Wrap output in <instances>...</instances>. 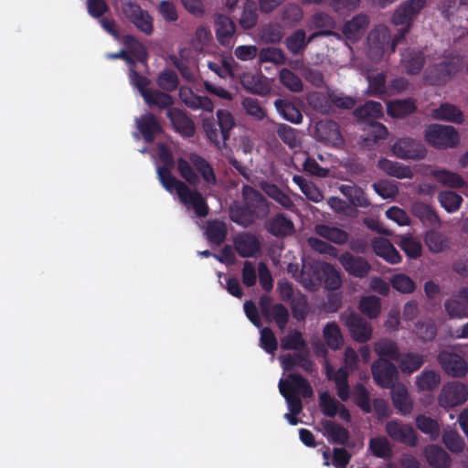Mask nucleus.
<instances>
[{
  "label": "nucleus",
  "instance_id": "39448f33",
  "mask_svg": "<svg viewBox=\"0 0 468 468\" xmlns=\"http://www.w3.org/2000/svg\"><path fill=\"white\" fill-rule=\"evenodd\" d=\"M427 143L439 149L455 147L460 141L457 130L450 125L431 124L425 130Z\"/></svg>",
  "mask_w": 468,
  "mask_h": 468
},
{
  "label": "nucleus",
  "instance_id": "72a5a7b5",
  "mask_svg": "<svg viewBox=\"0 0 468 468\" xmlns=\"http://www.w3.org/2000/svg\"><path fill=\"white\" fill-rule=\"evenodd\" d=\"M354 116L361 122L375 121L383 116V107L380 102L368 101L354 110Z\"/></svg>",
  "mask_w": 468,
  "mask_h": 468
},
{
  "label": "nucleus",
  "instance_id": "f704fd0d",
  "mask_svg": "<svg viewBox=\"0 0 468 468\" xmlns=\"http://www.w3.org/2000/svg\"><path fill=\"white\" fill-rule=\"evenodd\" d=\"M431 116L436 120H442L455 123L463 122V114L462 111L453 104L445 102L437 109L432 110Z\"/></svg>",
  "mask_w": 468,
  "mask_h": 468
},
{
  "label": "nucleus",
  "instance_id": "3c124183",
  "mask_svg": "<svg viewBox=\"0 0 468 468\" xmlns=\"http://www.w3.org/2000/svg\"><path fill=\"white\" fill-rule=\"evenodd\" d=\"M320 265H303L300 273V282L304 288L314 291L320 284Z\"/></svg>",
  "mask_w": 468,
  "mask_h": 468
},
{
  "label": "nucleus",
  "instance_id": "423d86ee",
  "mask_svg": "<svg viewBox=\"0 0 468 468\" xmlns=\"http://www.w3.org/2000/svg\"><path fill=\"white\" fill-rule=\"evenodd\" d=\"M259 306L262 316L267 322H274L281 331L286 328L290 314L285 305L280 303L272 304L271 297L263 294L260 297Z\"/></svg>",
  "mask_w": 468,
  "mask_h": 468
},
{
  "label": "nucleus",
  "instance_id": "6e6d98bb",
  "mask_svg": "<svg viewBox=\"0 0 468 468\" xmlns=\"http://www.w3.org/2000/svg\"><path fill=\"white\" fill-rule=\"evenodd\" d=\"M416 110L413 100H397L388 103V113L393 117H405Z\"/></svg>",
  "mask_w": 468,
  "mask_h": 468
},
{
  "label": "nucleus",
  "instance_id": "774afa93",
  "mask_svg": "<svg viewBox=\"0 0 468 468\" xmlns=\"http://www.w3.org/2000/svg\"><path fill=\"white\" fill-rule=\"evenodd\" d=\"M156 83L161 90L171 92L177 89L179 78L174 70L165 69L159 73Z\"/></svg>",
  "mask_w": 468,
  "mask_h": 468
},
{
  "label": "nucleus",
  "instance_id": "b1692460",
  "mask_svg": "<svg viewBox=\"0 0 468 468\" xmlns=\"http://www.w3.org/2000/svg\"><path fill=\"white\" fill-rule=\"evenodd\" d=\"M234 247L242 258L255 256L261 250L259 239L251 233H244L234 239Z\"/></svg>",
  "mask_w": 468,
  "mask_h": 468
},
{
  "label": "nucleus",
  "instance_id": "ddd939ff",
  "mask_svg": "<svg viewBox=\"0 0 468 468\" xmlns=\"http://www.w3.org/2000/svg\"><path fill=\"white\" fill-rule=\"evenodd\" d=\"M244 204L248 206L259 219H263L270 212V204L262 193L245 185L242 187Z\"/></svg>",
  "mask_w": 468,
  "mask_h": 468
},
{
  "label": "nucleus",
  "instance_id": "79ce46f5",
  "mask_svg": "<svg viewBox=\"0 0 468 468\" xmlns=\"http://www.w3.org/2000/svg\"><path fill=\"white\" fill-rule=\"evenodd\" d=\"M339 190L355 207H365L369 204L364 190L356 185H342Z\"/></svg>",
  "mask_w": 468,
  "mask_h": 468
},
{
  "label": "nucleus",
  "instance_id": "69168bd1",
  "mask_svg": "<svg viewBox=\"0 0 468 468\" xmlns=\"http://www.w3.org/2000/svg\"><path fill=\"white\" fill-rule=\"evenodd\" d=\"M353 399L355 404L365 413L372 412L370 395L363 384L358 383L355 386Z\"/></svg>",
  "mask_w": 468,
  "mask_h": 468
},
{
  "label": "nucleus",
  "instance_id": "4c0bfd02",
  "mask_svg": "<svg viewBox=\"0 0 468 468\" xmlns=\"http://www.w3.org/2000/svg\"><path fill=\"white\" fill-rule=\"evenodd\" d=\"M374 350L379 356V359L398 360L400 351L397 343L388 338H381L374 345Z\"/></svg>",
  "mask_w": 468,
  "mask_h": 468
},
{
  "label": "nucleus",
  "instance_id": "f3484780",
  "mask_svg": "<svg viewBox=\"0 0 468 468\" xmlns=\"http://www.w3.org/2000/svg\"><path fill=\"white\" fill-rule=\"evenodd\" d=\"M444 308L452 318L468 317V286L461 288L453 298L446 300Z\"/></svg>",
  "mask_w": 468,
  "mask_h": 468
},
{
  "label": "nucleus",
  "instance_id": "ea45409f",
  "mask_svg": "<svg viewBox=\"0 0 468 468\" xmlns=\"http://www.w3.org/2000/svg\"><path fill=\"white\" fill-rule=\"evenodd\" d=\"M391 399L394 407L401 415H409L413 410V402L410 399L405 387H399L392 391Z\"/></svg>",
  "mask_w": 468,
  "mask_h": 468
},
{
  "label": "nucleus",
  "instance_id": "9b49d317",
  "mask_svg": "<svg viewBox=\"0 0 468 468\" xmlns=\"http://www.w3.org/2000/svg\"><path fill=\"white\" fill-rule=\"evenodd\" d=\"M391 149L394 155L403 160H420L426 155L423 144L410 137L398 139Z\"/></svg>",
  "mask_w": 468,
  "mask_h": 468
},
{
  "label": "nucleus",
  "instance_id": "2f4dec72",
  "mask_svg": "<svg viewBox=\"0 0 468 468\" xmlns=\"http://www.w3.org/2000/svg\"><path fill=\"white\" fill-rule=\"evenodd\" d=\"M207 241L216 246H220L228 234L227 224L218 219L208 220L205 230Z\"/></svg>",
  "mask_w": 468,
  "mask_h": 468
},
{
  "label": "nucleus",
  "instance_id": "9d476101",
  "mask_svg": "<svg viewBox=\"0 0 468 468\" xmlns=\"http://www.w3.org/2000/svg\"><path fill=\"white\" fill-rule=\"evenodd\" d=\"M372 376L377 385L391 388L399 379V369L387 359H378L371 366Z\"/></svg>",
  "mask_w": 468,
  "mask_h": 468
},
{
  "label": "nucleus",
  "instance_id": "49530a36",
  "mask_svg": "<svg viewBox=\"0 0 468 468\" xmlns=\"http://www.w3.org/2000/svg\"><path fill=\"white\" fill-rule=\"evenodd\" d=\"M416 427L424 434L428 435L431 441L439 438L441 428L438 421L424 414H420L415 419Z\"/></svg>",
  "mask_w": 468,
  "mask_h": 468
},
{
  "label": "nucleus",
  "instance_id": "4468645a",
  "mask_svg": "<svg viewBox=\"0 0 468 468\" xmlns=\"http://www.w3.org/2000/svg\"><path fill=\"white\" fill-rule=\"evenodd\" d=\"M468 391L461 383H450L445 385L439 395V405L444 409H452L467 400Z\"/></svg>",
  "mask_w": 468,
  "mask_h": 468
},
{
  "label": "nucleus",
  "instance_id": "393cba45",
  "mask_svg": "<svg viewBox=\"0 0 468 468\" xmlns=\"http://www.w3.org/2000/svg\"><path fill=\"white\" fill-rule=\"evenodd\" d=\"M372 248L376 255L384 259L388 263L397 264L401 261L399 252L386 238H375L372 240Z\"/></svg>",
  "mask_w": 468,
  "mask_h": 468
},
{
  "label": "nucleus",
  "instance_id": "5fc2aeb1",
  "mask_svg": "<svg viewBox=\"0 0 468 468\" xmlns=\"http://www.w3.org/2000/svg\"><path fill=\"white\" fill-rule=\"evenodd\" d=\"M323 333L324 341L331 349L337 350L342 347L344 338L339 326L335 322L326 324Z\"/></svg>",
  "mask_w": 468,
  "mask_h": 468
},
{
  "label": "nucleus",
  "instance_id": "f03ea898",
  "mask_svg": "<svg viewBox=\"0 0 468 468\" xmlns=\"http://www.w3.org/2000/svg\"><path fill=\"white\" fill-rule=\"evenodd\" d=\"M233 115L227 110H218L217 119L204 118L203 130L207 139L218 148H221L229 139L230 131L235 127Z\"/></svg>",
  "mask_w": 468,
  "mask_h": 468
},
{
  "label": "nucleus",
  "instance_id": "4be33fe9",
  "mask_svg": "<svg viewBox=\"0 0 468 468\" xmlns=\"http://www.w3.org/2000/svg\"><path fill=\"white\" fill-rule=\"evenodd\" d=\"M179 98L182 102L192 110H203L208 112H213L214 104L207 96H199L186 87H181L179 90Z\"/></svg>",
  "mask_w": 468,
  "mask_h": 468
},
{
  "label": "nucleus",
  "instance_id": "8fccbe9b",
  "mask_svg": "<svg viewBox=\"0 0 468 468\" xmlns=\"http://www.w3.org/2000/svg\"><path fill=\"white\" fill-rule=\"evenodd\" d=\"M190 160L206 183L213 186L217 184L214 169L205 158L197 154H193Z\"/></svg>",
  "mask_w": 468,
  "mask_h": 468
},
{
  "label": "nucleus",
  "instance_id": "c03bdc74",
  "mask_svg": "<svg viewBox=\"0 0 468 468\" xmlns=\"http://www.w3.org/2000/svg\"><path fill=\"white\" fill-rule=\"evenodd\" d=\"M230 218L233 222L244 228L250 227L256 219H259L244 203L230 209Z\"/></svg>",
  "mask_w": 468,
  "mask_h": 468
},
{
  "label": "nucleus",
  "instance_id": "f257e3e1",
  "mask_svg": "<svg viewBox=\"0 0 468 468\" xmlns=\"http://www.w3.org/2000/svg\"><path fill=\"white\" fill-rule=\"evenodd\" d=\"M279 390L286 399L289 410L294 414H300L303 410L300 393L303 398H311L314 390L308 380L298 373H290L286 380L281 379Z\"/></svg>",
  "mask_w": 468,
  "mask_h": 468
},
{
  "label": "nucleus",
  "instance_id": "2eb2a0df",
  "mask_svg": "<svg viewBox=\"0 0 468 468\" xmlns=\"http://www.w3.org/2000/svg\"><path fill=\"white\" fill-rule=\"evenodd\" d=\"M338 261L349 275L359 279L367 277L372 269L370 263L365 258L353 255L347 251L342 253Z\"/></svg>",
  "mask_w": 468,
  "mask_h": 468
},
{
  "label": "nucleus",
  "instance_id": "e2e57ef3",
  "mask_svg": "<svg viewBox=\"0 0 468 468\" xmlns=\"http://www.w3.org/2000/svg\"><path fill=\"white\" fill-rule=\"evenodd\" d=\"M441 206L449 213L455 212L459 209L463 197L453 191H441L438 196Z\"/></svg>",
  "mask_w": 468,
  "mask_h": 468
},
{
  "label": "nucleus",
  "instance_id": "c9c22d12",
  "mask_svg": "<svg viewBox=\"0 0 468 468\" xmlns=\"http://www.w3.org/2000/svg\"><path fill=\"white\" fill-rule=\"evenodd\" d=\"M320 283L324 282L327 290L334 291L340 288L342 280L339 271L330 263L320 265Z\"/></svg>",
  "mask_w": 468,
  "mask_h": 468
},
{
  "label": "nucleus",
  "instance_id": "680f3d73",
  "mask_svg": "<svg viewBox=\"0 0 468 468\" xmlns=\"http://www.w3.org/2000/svg\"><path fill=\"white\" fill-rule=\"evenodd\" d=\"M123 43L128 48V52L140 62H146L148 53L140 41H138L133 36L126 35L123 38Z\"/></svg>",
  "mask_w": 468,
  "mask_h": 468
},
{
  "label": "nucleus",
  "instance_id": "c756f323",
  "mask_svg": "<svg viewBox=\"0 0 468 468\" xmlns=\"http://www.w3.org/2000/svg\"><path fill=\"white\" fill-rule=\"evenodd\" d=\"M424 362V356L416 352L400 353L397 360L400 371L406 375H410L418 371L423 366Z\"/></svg>",
  "mask_w": 468,
  "mask_h": 468
},
{
  "label": "nucleus",
  "instance_id": "dca6fc26",
  "mask_svg": "<svg viewBox=\"0 0 468 468\" xmlns=\"http://www.w3.org/2000/svg\"><path fill=\"white\" fill-rule=\"evenodd\" d=\"M214 27L219 44L227 48L232 47L237 29L235 22L225 15L218 14L214 18Z\"/></svg>",
  "mask_w": 468,
  "mask_h": 468
},
{
  "label": "nucleus",
  "instance_id": "a19ab883",
  "mask_svg": "<svg viewBox=\"0 0 468 468\" xmlns=\"http://www.w3.org/2000/svg\"><path fill=\"white\" fill-rule=\"evenodd\" d=\"M277 112L288 122L300 123L303 121V115L299 109L287 100L278 99L274 102Z\"/></svg>",
  "mask_w": 468,
  "mask_h": 468
},
{
  "label": "nucleus",
  "instance_id": "473e14b6",
  "mask_svg": "<svg viewBox=\"0 0 468 468\" xmlns=\"http://www.w3.org/2000/svg\"><path fill=\"white\" fill-rule=\"evenodd\" d=\"M314 231L318 236L337 245L346 244L349 239V234L346 230L324 224H317Z\"/></svg>",
  "mask_w": 468,
  "mask_h": 468
},
{
  "label": "nucleus",
  "instance_id": "0e129e2a",
  "mask_svg": "<svg viewBox=\"0 0 468 468\" xmlns=\"http://www.w3.org/2000/svg\"><path fill=\"white\" fill-rule=\"evenodd\" d=\"M442 442L453 453H460L464 449V441L456 430H446L442 434Z\"/></svg>",
  "mask_w": 468,
  "mask_h": 468
},
{
  "label": "nucleus",
  "instance_id": "bf43d9fd",
  "mask_svg": "<svg viewBox=\"0 0 468 468\" xmlns=\"http://www.w3.org/2000/svg\"><path fill=\"white\" fill-rule=\"evenodd\" d=\"M399 246L410 259H418L421 255L422 246L420 242L412 235L401 236Z\"/></svg>",
  "mask_w": 468,
  "mask_h": 468
},
{
  "label": "nucleus",
  "instance_id": "864d4df0",
  "mask_svg": "<svg viewBox=\"0 0 468 468\" xmlns=\"http://www.w3.org/2000/svg\"><path fill=\"white\" fill-rule=\"evenodd\" d=\"M358 310L369 319H375L381 311L380 299L375 295L364 296L358 303Z\"/></svg>",
  "mask_w": 468,
  "mask_h": 468
},
{
  "label": "nucleus",
  "instance_id": "37998d69",
  "mask_svg": "<svg viewBox=\"0 0 468 468\" xmlns=\"http://www.w3.org/2000/svg\"><path fill=\"white\" fill-rule=\"evenodd\" d=\"M303 16V9L296 4H288L281 11L280 20L283 27H295Z\"/></svg>",
  "mask_w": 468,
  "mask_h": 468
},
{
  "label": "nucleus",
  "instance_id": "7ed1b4c3",
  "mask_svg": "<svg viewBox=\"0 0 468 468\" xmlns=\"http://www.w3.org/2000/svg\"><path fill=\"white\" fill-rule=\"evenodd\" d=\"M463 68L462 58L449 53L441 61L430 65L424 72L425 81L432 86H441L449 82Z\"/></svg>",
  "mask_w": 468,
  "mask_h": 468
},
{
  "label": "nucleus",
  "instance_id": "338daca9",
  "mask_svg": "<svg viewBox=\"0 0 468 468\" xmlns=\"http://www.w3.org/2000/svg\"><path fill=\"white\" fill-rule=\"evenodd\" d=\"M260 63L271 62L275 65H282L286 61L284 52L274 47L263 48L259 52Z\"/></svg>",
  "mask_w": 468,
  "mask_h": 468
},
{
  "label": "nucleus",
  "instance_id": "13d9d810",
  "mask_svg": "<svg viewBox=\"0 0 468 468\" xmlns=\"http://www.w3.org/2000/svg\"><path fill=\"white\" fill-rule=\"evenodd\" d=\"M424 242L429 250L433 253H438L444 250L448 247L447 237L439 231L429 230L424 237Z\"/></svg>",
  "mask_w": 468,
  "mask_h": 468
},
{
  "label": "nucleus",
  "instance_id": "1a4fd4ad",
  "mask_svg": "<svg viewBox=\"0 0 468 468\" xmlns=\"http://www.w3.org/2000/svg\"><path fill=\"white\" fill-rule=\"evenodd\" d=\"M385 431L395 442L415 447L418 444V434L410 424L399 420H391L385 425Z\"/></svg>",
  "mask_w": 468,
  "mask_h": 468
},
{
  "label": "nucleus",
  "instance_id": "7c9ffc66",
  "mask_svg": "<svg viewBox=\"0 0 468 468\" xmlns=\"http://www.w3.org/2000/svg\"><path fill=\"white\" fill-rule=\"evenodd\" d=\"M325 435L335 444L350 446V433L347 429L332 420H324L322 422Z\"/></svg>",
  "mask_w": 468,
  "mask_h": 468
},
{
  "label": "nucleus",
  "instance_id": "4d7b16f0",
  "mask_svg": "<svg viewBox=\"0 0 468 468\" xmlns=\"http://www.w3.org/2000/svg\"><path fill=\"white\" fill-rule=\"evenodd\" d=\"M368 448L378 458L388 459L392 456L391 444L386 437H374L369 440Z\"/></svg>",
  "mask_w": 468,
  "mask_h": 468
},
{
  "label": "nucleus",
  "instance_id": "58836bf2",
  "mask_svg": "<svg viewBox=\"0 0 468 468\" xmlns=\"http://www.w3.org/2000/svg\"><path fill=\"white\" fill-rule=\"evenodd\" d=\"M144 100L149 107L156 106L159 109H171L174 99L171 95L159 90H150L144 94Z\"/></svg>",
  "mask_w": 468,
  "mask_h": 468
},
{
  "label": "nucleus",
  "instance_id": "09e8293b",
  "mask_svg": "<svg viewBox=\"0 0 468 468\" xmlns=\"http://www.w3.org/2000/svg\"><path fill=\"white\" fill-rule=\"evenodd\" d=\"M172 169H168L167 167H158L157 175L161 185L169 192H172L174 189L176 190V193L179 197L184 195V190L182 189L184 186L182 184H185L182 181L176 179L171 173Z\"/></svg>",
  "mask_w": 468,
  "mask_h": 468
},
{
  "label": "nucleus",
  "instance_id": "5701e85b",
  "mask_svg": "<svg viewBox=\"0 0 468 468\" xmlns=\"http://www.w3.org/2000/svg\"><path fill=\"white\" fill-rule=\"evenodd\" d=\"M136 123L144 140L148 144L153 143L155 137L163 132L162 126L153 113L142 115L137 119Z\"/></svg>",
  "mask_w": 468,
  "mask_h": 468
},
{
  "label": "nucleus",
  "instance_id": "aec40b11",
  "mask_svg": "<svg viewBox=\"0 0 468 468\" xmlns=\"http://www.w3.org/2000/svg\"><path fill=\"white\" fill-rule=\"evenodd\" d=\"M182 186L185 192L180 197L181 202L186 206H191L197 217H207L209 207L202 194L197 190H191L186 184H182Z\"/></svg>",
  "mask_w": 468,
  "mask_h": 468
},
{
  "label": "nucleus",
  "instance_id": "412c9836",
  "mask_svg": "<svg viewBox=\"0 0 468 468\" xmlns=\"http://www.w3.org/2000/svg\"><path fill=\"white\" fill-rule=\"evenodd\" d=\"M265 229L276 238H285L294 232V224L283 213H278L266 221Z\"/></svg>",
  "mask_w": 468,
  "mask_h": 468
},
{
  "label": "nucleus",
  "instance_id": "052dcab7",
  "mask_svg": "<svg viewBox=\"0 0 468 468\" xmlns=\"http://www.w3.org/2000/svg\"><path fill=\"white\" fill-rule=\"evenodd\" d=\"M441 383V377L433 370H423L416 378V384L420 390L431 391Z\"/></svg>",
  "mask_w": 468,
  "mask_h": 468
},
{
  "label": "nucleus",
  "instance_id": "a211bd4d",
  "mask_svg": "<svg viewBox=\"0 0 468 468\" xmlns=\"http://www.w3.org/2000/svg\"><path fill=\"white\" fill-rule=\"evenodd\" d=\"M167 118L174 129L186 137H192L196 133L193 121L181 110L171 108L167 110Z\"/></svg>",
  "mask_w": 468,
  "mask_h": 468
},
{
  "label": "nucleus",
  "instance_id": "de8ad7c7",
  "mask_svg": "<svg viewBox=\"0 0 468 468\" xmlns=\"http://www.w3.org/2000/svg\"><path fill=\"white\" fill-rule=\"evenodd\" d=\"M311 24L314 28L321 29L320 32L314 33L312 37L317 36H330L332 35V29L335 28V26L334 18L323 12L315 13L312 16Z\"/></svg>",
  "mask_w": 468,
  "mask_h": 468
},
{
  "label": "nucleus",
  "instance_id": "c85d7f7f",
  "mask_svg": "<svg viewBox=\"0 0 468 468\" xmlns=\"http://www.w3.org/2000/svg\"><path fill=\"white\" fill-rule=\"evenodd\" d=\"M424 453L429 465L432 468H450L452 465L451 456L440 446H428Z\"/></svg>",
  "mask_w": 468,
  "mask_h": 468
},
{
  "label": "nucleus",
  "instance_id": "a18cd8bd",
  "mask_svg": "<svg viewBox=\"0 0 468 468\" xmlns=\"http://www.w3.org/2000/svg\"><path fill=\"white\" fill-rule=\"evenodd\" d=\"M413 214L424 224L435 227L440 224V218L433 208L425 203H416L412 207Z\"/></svg>",
  "mask_w": 468,
  "mask_h": 468
},
{
  "label": "nucleus",
  "instance_id": "e433bc0d",
  "mask_svg": "<svg viewBox=\"0 0 468 468\" xmlns=\"http://www.w3.org/2000/svg\"><path fill=\"white\" fill-rule=\"evenodd\" d=\"M431 176L441 185L451 188H461L465 185V181L459 174L450 170L434 169Z\"/></svg>",
  "mask_w": 468,
  "mask_h": 468
},
{
  "label": "nucleus",
  "instance_id": "a878e982",
  "mask_svg": "<svg viewBox=\"0 0 468 468\" xmlns=\"http://www.w3.org/2000/svg\"><path fill=\"white\" fill-rule=\"evenodd\" d=\"M369 24V17L365 14H358L343 27V34L351 41L359 39Z\"/></svg>",
  "mask_w": 468,
  "mask_h": 468
},
{
  "label": "nucleus",
  "instance_id": "f8f14e48",
  "mask_svg": "<svg viewBox=\"0 0 468 468\" xmlns=\"http://www.w3.org/2000/svg\"><path fill=\"white\" fill-rule=\"evenodd\" d=\"M437 360L446 374L453 378H463L466 375L468 367L465 359L453 352L442 350Z\"/></svg>",
  "mask_w": 468,
  "mask_h": 468
},
{
  "label": "nucleus",
  "instance_id": "6ab92c4d",
  "mask_svg": "<svg viewBox=\"0 0 468 468\" xmlns=\"http://www.w3.org/2000/svg\"><path fill=\"white\" fill-rule=\"evenodd\" d=\"M369 52L372 56L382 57L389 44L390 34L388 27L381 26L371 30L367 37Z\"/></svg>",
  "mask_w": 468,
  "mask_h": 468
},
{
  "label": "nucleus",
  "instance_id": "0eeeda50",
  "mask_svg": "<svg viewBox=\"0 0 468 468\" xmlns=\"http://www.w3.org/2000/svg\"><path fill=\"white\" fill-rule=\"evenodd\" d=\"M344 325L351 337L358 343H367L372 337L373 329L369 322L355 312L341 315Z\"/></svg>",
  "mask_w": 468,
  "mask_h": 468
},
{
  "label": "nucleus",
  "instance_id": "cd10ccee",
  "mask_svg": "<svg viewBox=\"0 0 468 468\" xmlns=\"http://www.w3.org/2000/svg\"><path fill=\"white\" fill-rule=\"evenodd\" d=\"M378 167L389 176L399 179H411L414 176L410 166L387 158H380Z\"/></svg>",
  "mask_w": 468,
  "mask_h": 468
},
{
  "label": "nucleus",
  "instance_id": "bb28decb",
  "mask_svg": "<svg viewBox=\"0 0 468 468\" xmlns=\"http://www.w3.org/2000/svg\"><path fill=\"white\" fill-rule=\"evenodd\" d=\"M425 59L422 50L409 48L402 54L401 63L408 74L416 75L421 71Z\"/></svg>",
  "mask_w": 468,
  "mask_h": 468
},
{
  "label": "nucleus",
  "instance_id": "6e6552de",
  "mask_svg": "<svg viewBox=\"0 0 468 468\" xmlns=\"http://www.w3.org/2000/svg\"><path fill=\"white\" fill-rule=\"evenodd\" d=\"M122 10L126 18H128L137 29L146 36L153 34V17L148 11L144 10L139 4L129 0L122 4Z\"/></svg>",
  "mask_w": 468,
  "mask_h": 468
},
{
  "label": "nucleus",
  "instance_id": "20e7f679",
  "mask_svg": "<svg viewBox=\"0 0 468 468\" xmlns=\"http://www.w3.org/2000/svg\"><path fill=\"white\" fill-rule=\"evenodd\" d=\"M427 0H408L403 2L394 11L392 16V23L395 26H400L401 28L394 36L391 44L392 51L398 44L405 39V36L409 33L414 17L424 8Z\"/></svg>",
  "mask_w": 468,
  "mask_h": 468
},
{
  "label": "nucleus",
  "instance_id": "603ef678",
  "mask_svg": "<svg viewBox=\"0 0 468 468\" xmlns=\"http://www.w3.org/2000/svg\"><path fill=\"white\" fill-rule=\"evenodd\" d=\"M312 38L311 37L309 39H306L305 31L298 29L286 38L285 45L292 54L298 55L303 53Z\"/></svg>",
  "mask_w": 468,
  "mask_h": 468
}]
</instances>
